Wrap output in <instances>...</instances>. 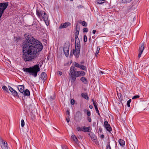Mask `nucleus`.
<instances>
[{"label":"nucleus","mask_w":149,"mask_h":149,"mask_svg":"<svg viewBox=\"0 0 149 149\" xmlns=\"http://www.w3.org/2000/svg\"><path fill=\"white\" fill-rule=\"evenodd\" d=\"M75 68L74 66H72L70 69V73L69 75H74V73L75 72Z\"/></svg>","instance_id":"f8f14e48"},{"label":"nucleus","mask_w":149,"mask_h":149,"mask_svg":"<svg viewBox=\"0 0 149 149\" xmlns=\"http://www.w3.org/2000/svg\"><path fill=\"white\" fill-rule=\"evenodd\" d=\"M88 120L89 122H91V119L90 117L88 116Z\"/></svg>","instance_id":"8fccbe9b"},{"label":"nucleus","mask_w":149,"mask_h":149,"mask_svg":"<svg viewBox=\"0 0 149 149\" xmlns=\"http://www.w3.org/2000/svg\"><path fill=\"white\" fill-rule=\"evenodd\" d=\"M70 103L71 104H74V100L73 99H71L70 101Z\"/></svg>","instance_id":"a18cd8bd"},{"label":"nucleus","mask_w":149,"mask_h":149,"mask_svg":"<svg viewBox=\"0 0 149 149\" xmlns=\"http://www.w3.org/2000/svg\"><path fill=\"white\" fill-rule=\"evenodd\" d=\"M81 96L83 98H85L86 99L88 100V96L87 95L86 93H82L81 94Z\"/></svg>","instance_id":"5701e85b"},{"label":"nucleus","mask_w":149,"mask_h":149,"mask_svg":"<svg viewBox=\"0 0 149 149\" xmlns=\"http://www.w3.org/2000/svg\"><path fill=\"white\" fill-rule=\"evenodd\" d=\"M118 142L120 145L122 146H123L125 144V141L123 140H119Z\"/></svg>","instance_id":"b1692460"},{"label":"nucleus","mask_w":149,"mask_h":149,"mask_svg":"<svg viewBox=\"0 0 149 149\" xmlns=\"http://www.w3.org/2000/svg\"><path fill=\"white\" fill-rule=\"evenodd\" d=\"M22 44V58L25 62H27L36 58L38 53L42 49L43 46L39 41L36 40L31 35L26 36Z\"/></svg>","instance_id":"f257e3e1"},{"label":"nucleus","mask_w":149,"mask_h":149,"mask_svg":"<svg viewBox=\"0 0 149 149\" xmlns=\"http://www.w3.org/2000/svg\"><path fill=\"white\" fill-rule=\"evenodd\" d=\"M133 0H122V2L123 3H129Z\"/></svg>","instance_id":"c85d7f7f"},{"label":"nucleus","mask_w":149,"mask_h":149,"mask_svg":"<svg viewBox=\"0 0 149 149\" xmlns=\"http://www.w3.org/2000/svg\"><path fill=\"white\" fill-rule=\"evenodd\" d=\"M145 47V43L144 42L141 43L139 46V54L138 56V58L139 59L141 57L142 53L143 52Z\"/></svg>","instance_id":"20e7f679"},{"label":"nucleus","mask_w":149,"mask_h":149,"mask_svg":"<svg viewBox=\"0 0 149 149\" xmlns=\"http://www.w3.org/2000/svg\"><path fill=\"white\" fill-rule=\"evenodd\" d=\"M71 79V82L72 83H74L76 79V77L74 75H70Z\"/></svg>","instance_id":"aec40b11"},{"label":"nucleus","mask_w":149,"mask_h":149,"mask_svg":"<svg viewBox=\"0 0 149 149\" xmlns=\"http://www.w3.org/2000/svg\"><path fill=\"white\" fill-rule=\"evenodd\" d=\"M64 52L65 56L66 57H68L69 54V50H67V51H65V52Z\"/></svg>","instance_id":"72a5a7b5"},{"label":"nucleus","mask_w":149,"mask_h":149,"mask_svg":"<svg viewBox=\"0 0 149 149\" xmlns=\"http://www.w3.org/2000/svg\"><path fill=\"white\" fill-rule=\"evenodd\" d=\"M105 0H97V3L98 4H101L104 2Z\"/></svg>","instance_id":"c756f323"},{"label":"nucleus","mask_w":149,"mask_h":149,"mask_svg":"<svg viewBox=\"0 0 149 149\" xmlns=\"http://www.w3.org/2000/svg\"><path fill=\"white\" fill-rule=\"evenodd\" d=\"M41 78L44 82L47 78V75L45 72H42L41 74Z\"/></svg>","instance_id":"9b49d317"},{"label":"nucleus","mask_w":149,"mask_h":149,"mask_svg":"<svg viewBox=\"0 0 149 149\" xmlns=\"http://www.w3.org/2000/svg\"><path fill=\"white\" fill-rule=\"evenodd\" d=\"M21 125L22 127H23L24 125V120H22L21 121Z\"/></svg>","instance_id":"4c0bfd02"},{"label":"nucleus","mask_w":149,"mask_h":149,"mask_svg":"<svg viewBox=\"0 0 149 149\" xmlns=\"http://www.w3.org/2000/svg\"><path fill=\"white\" fill-rule=\"evenodd\" d=\"M2 88L3 90L6 91V92H8V88L6 86H3L2 87Z\"/></svg>","instance_id":"f704fd0d"},{"label":"nucleus","mask_w":149,"mask_h":149,"mask_svg":"<svg viewBox=\"0 0 149 149\" xmlns=\"http://www.w3.org/2000/svg\"><path fill=\"white\" fill-rule=\"evenodd\" d=\"M42 13L43 14L41 17V18H42V19L46 24L47 25L48 24V21L47 15L45 12L43 11H42Z\"/></svg>","instance_id":"39448f33"},{"label":"nucleus","mask_w":149,"mask_h":149,"mask_svg":"<svg viewBox=\"0 0 149 149\" xmlns=\"http://www.w3.org/2000/svg\"><path fill=\"white\" fill-rule=\"evenodd\" d=\"M87 38L86 35L84 36V42H86L87 41Z\"/></svg>","instance_id":"37998d69"},{"label":"nucleus","mask_w":149,"mask_h":149,"mask_svg":"<svg viewBox=\"0 0 149 149\" xmlns=\"http://www.w3.org/2000/svg\"><path fill=\"white\" fill-rule=\"evenodd\" d=\"M79 28L78 27V25L76 26V30L75 32V40L79 39L78 36L79 33Z\"/></svg>","instance_id":"9d476101"},{"label":"nucleus","mask_w":149,"mask_h":149,"mask_svg":"<svg viewBox=\"0 0 149 149\" xmlns=\"http://www.w3.org/2000/svg\"><path fill=\"white\" fill-rule=\"evenodd\" d=\"M23 93L24 95L25 96H28L30 95V92L27 89H26L25 91L24 90V91Z\"/></svg>","instance_id":"412c9836"},{"label":"nucleus","mask_w":149,"mask_h":149,"mask_svg":"<svg viewBox=\"0 0 149 149\" xmlns=\"http://www.w3.org/2000/svg\"><path fill=\"white\" fill-rule=\"evenodd\" d=\"M67 113L68 115V116H70V112H69V111H67Z\"/></svg>","instance_id":"6e6d98bb"},{"label":"nucleus","mask_w":149,"mask_h":149,"mask_svg":"<svg viewBox=\"0 0 149 149\" xmlns=\"http://www.w3.org/2000/svg\"><path fill=\"white\" fill-rule=\"evenodd\" d=\"M71 138L73 139V141L75 142L77 144L78 143V140L74 134L72 135L71 136Z\"/></svg>","instance_id":"a211bd4d"},{"label":"nucleus","mask_w":149,"mask_h":149,"mask_svg":"<svg viewBox=\"0 0 149 149\" xmlns=\"http://www.w3.org/2000/svg\"><path fill=\"white\" fill-rule=\"evenodd\" d=\"M79 23L84 26H86L87 25L86 23L84 21H79Z\"/></svg>","instance_id":"393cba45"},{"label":"nucleus","mask_w":149,"mask_h":149,"mask_svg":"<svg viewBox=\"0 0 149 149\" xmlns=\"http://www.w3.org/2000/svg\"><path fill=\"white\" fill-rule=\"evenodd\" d=\"M86 111V113H87V115L88 116H89L91 115V113H90V111H89L88 110H87Z\"/></svg>","instance_id":"49530a36"},{"label":"nucleus","mask_w":149,"mask_h":149,"mask_svg":"<svg viewBox=\"0 0 149 149\" xmlns=\"http://www.w3.org/2000/svg\"><path fill=\"white\" fill-rule=\"evenodd\" d=\"M104 126L108 131L110 132L111 131L112 129L110 125L108 123L107 120L105 121L104 123Z\"/></svg>","instance_id":"0eeeda50"},{"label":"nucleus","mask_w":149,"mask_h":149,"mask_svg":"<svg viewBox=\"0 0 149 149\" xmlns=\"http://www.w3.org/2000/svg\"><path fill=\"white\" fill-rule=\"evenodd\" d=\"M55 98L54 96H53L52 97L50 96V98H49V100H50V101H51L52 100H54Z\"/></svg>","instance_id":"a19ab883"},{"label":"nucleus","mask_w":149,"mask_h":149,"mask_svg":"<svg viewBox=\"0 0 149 149\" xmlns=\"http://www.w3.org/2000/svg\"><path fill=\"white\" fill-rule=\"evenodd\" d=\"M57 74H58L60 76H61L62 75V73L61 72L59 71L57 72Z\"/></svg>","instance_id":"09e8293b"},{"label":"nucleus","mask_w":149,"mask_h":149,"mask_svg":"<svg viewBox=\"0 0 149 149\" xmlns=\"http://www.w3.org/2000/svg\"><path fill=\"white\" fill-rule=\"evenodd\" d=\"M96 32V31L95 30H93V33L94 34H95Z\"/></svg>","instance_id":"603ef678"},{"label":"nucleus","mask_w":149,"mask_h":149,"mask_svg":"<svg viewBox=\"0 0 149 149\" xmlns=\"http://www.w3.org/2000/svg\"><path fill=\"white\" fill-rule=\"evenodd\" d=\"M107 148L106 149H111L110 144V142H109L107 144Z\"/></svg>","instance_id":"58836bf2"},{"label":"nucleus","mask_w":149,"mask_h":149,"mask_svg":"<svg viewBox=\"0 0 149 149\" xmlns=\"http://www.w3.org/2000/svg\"><path fill=\"white\" fill-rule=\"evenodd\" d=\"M90 136L93 141H94L96 139V137L94 134H91Z\"/></svg>","instance_id":"cd10ccee"},{"label":"nucleus","mask_w":149,"mask_h":149,"mask_svg":"<svg viewBox=\"0 0 149 149\" xmlns=\"http://www.w3.org/2000/svg\"><path fill=\"white\" fill-rule=\"evenodd\" d=\"M100 50V48L99 47H97V48L96 53L95 54V55L96 56H97V55L99 53Z\"/></svg>","instance_id":"2f4dec72"},{"label":"nucleus","mask_w":149,"mask_h":149,"mask_svg":"<svg viewBox=\"0 0 149 149\" xmlns=\"http://www.w3.org/2000/svg\"><path fill=\"white\" fill-rule=\"evenodd\" d=\"M40 66L41 67V65H39V64H36L29 68H23V70L25 72L29 73L36 77L37 76L38 72L40 70Z\"/></svg>","instance_id":"f03ea898"},{"label":"nucleus","mask_w":149,"mask_h":149,"mask_svg":"<svg viewBox=\"0 0 149 149\" xmlns=\"http://www.w3.org/2000/svg\"><path fill=\"white\" fill-rule=\"evenodd\" d=\"M92 101H93V102L94 106L95 107V108L96 107H97L96 102L95 101H94L93 100V99Z\"/></svg>","instance_id":"e433bc0d"},{"label":"nucleus","mask_w":149,"mask_h":149,"mask_svg":"<svg viewBox=\"0 0 149 149\" xmlns=\"http://www.w3.org/2000/svg\"><path fill=\"white\" fill-rule=\"evenodd\" d=\"M91 131V128L90 127H83V131L84 132H89Z\"/></svg>","instance_id":"dca6fc26"},{"label":"nucleus","mask_w":149,"mask_h":149,"mask_svg":"<svg viewBox=\"0 0 149 149\" xmlns=\"http://www.w3.org/2000/svg\"><path fill=\"white\" fill-rule=\"evenodd\" d=\"M80 80L84 84H86L87 83V80L84 77H81Z\"/></svg>","instance_id":"4be33fe9"},{"label":"nucleus","mask_w":149,"mask_h":149,"mask_svg":"<svg viewBox=\"0 0 149 149\" xmlns=\"http://www.w3.org/2000/svg\"><path fill=\"white\" fill-rule=\"evenodd\" d=\"M9 89L10 91L11 92L12 94L14 96H16L19 97L17 92L14 90L13 88L11 86H8Z\"/></svg>","instance_id":"6e6552de"},{"label":"nucleus","mask_w":149,"mask_h":149,"mask_svg":"<svg viewBox=\"0 0 149 149\" xmlns=\"http://www.w3.org/2000/svg\"><path fill=\"white\" fill-rule=\"evenodd\" d=\"M81 63H82H82H83V62H81Z\"/></svg>","instance_id":"052dcab7"},{"label":"nucleus","mask_w":149,"mask_h":149,"mask_svg":"<svg viewBox=\"0 0 149 149\" xmlns=\"http://www.w3.org/2000/svg\"><path fill=\"white\" fill-rule=\"evenodd\" d=\"M100 137L102 138H104V135L102 134L101 135Z\"/></svg>","instance_id":"864d4df0"},{"label":"nucleus","mask_w":149,"mask_h":149,"mask_svg":"<svg viewBox=\"0 0 149 149\" xmlns=\"http://www.w3.org/2000/svg\"><path fill=\"white\" fill-rule=\"evenodd\" d=\"M100 73L102 74H104V72L102 71H100Z\"/></svg>","instance_id":"4d7b16f0"},{"label":"nucleus","mask_w":149,"mask_h":149,"mask_svg":"<svg viewBox=\"0 0 149 149\" xmlns=\"http://www.w3.org/2000/svg\"><path fill=\"white\" fill-rule=\"evenodd\" d=\"M80 69H81L82 70H86V67L85 66L82 65H80V67L79 68Z\"/></svg>","instance_id":"bb28decb"},{"label":"nucleus","mask_w":149,"mask_h":149,"mask_svg":"<svg viewBox=\"0 0 149 149\" xmlns=\"http://www.w3.org/2000/svg\"><path fill=\"white\" fill-rule=\"evenodd\" d=\"M119 70H120V74H123V73H121V71L120 70V69H119Z\"/></svg>","instance_id":"13d9d810"},{"label":"nucleus","mask_w":149,"mask_h":149,"mask_svg":"<svg viewBox=\"0 0 149 149\" xmlns=\"http://www.w3.org/2000/svg\"><path fill=\"white\" fill-rule=\"evenodd\" d=\"M85 75V72L82 71H76L74 73V75L77 77L84 76Z\"/></svg>","instance_id":"423d86ee"},{"label":"nucleus","mask_w":149,"mask_h":149,"mask_svg":"<svg viewBox=\"0 0 149 149\" xmlns=\"http://www.w3.org/2000/svg\"><path fill=\"white\" fill-rule=\"evenodd\" d=\"M82 115L81 112L79 111H77L75 117L78 119H81L82 118Z\"/></svg>","instance_id":"f3484780"},{"label":"nucleus","mask_w":149,"mask_h":149,"mask_svg":"<svg viewBox=\"0 0 149 149\" xmlns=\"http://www.w3.org/2000/svg\"><path fill=\"white\" fill-rule=\"evenodd\" d=\"M75 50L73 49L72 51V53L74 55L77 57H78L80 52V44L79 39L75 40Z\"/></svg>","instance_id":"7ed1b4c3"},{"label":"nucleus","mask_w":149,"mask_h":149,"mask_svg":"<svg viewBox=\"0 0 149 149\" xmlns=\"http://www.w3.org/2000/svg\"><path fill=\"white\" fill-rule=\"evenodd\" d=\"M139 95H135V96H133L132 98V99H136V98H139Z\"/></svg>","instance_id":"79ce46f5"},{"label":"nucleus","mask_w":149,"mask_h":149,"mask_svg":"<svg viewBox=\"0 0 149 149\" xmlns=\"http://www.w3.org/2000/svg\"><path fill=\"white\" fill-rule=\"evenodd\" d=\"M72 65H74V66L75 67L77 68H79L81 64H79L78 63H76V62H74L72 64Z\"/></svg>","instance_id":"a878e982"},{"label":"nucleus","mask_w":149,"mask_h":149,"mask_svg":"<svg viewBox=\"0 0 149 149\" xmlns=\"http://www.w3.org/2000/svg\"><path fill=\"white\" fill-rule=\"evenodd\" d=\"M95 109L96 110V112L98 113V115L99 116H100V113H99V111L97 107H96L95 108Z\"/></svg>","instance_id":"ea45409f"},{"label":"nucleus","mask_w":149,"mask_h":149,"mask_svg":"<svg viewBox=\"0 0 149 149\" xmlns=\"http://www.w3.org/2000/svg\"><path fill=\"white\" fill-rule=\"evenodd\" d=\"M88 29L86 28H84L83 29V32H88Z\"/></svg>","instance_id":"c03bdc74"},{"label":"nucleus","mask_w":149,"mask_h":149,"mask_svg":"<svg viewBox=\"0 0 149 149\" xmlns=\"http://www.w3.org/2000/svg\"><path fill=\"white\" fill-rule=\"evenodd\" d=\"M62 149H68L66 146L63 145L62 146Z\"/></svg>","instance_id":"de8ad7c7"},{"label":"nucleus","mask_w":149,"mask_h":149,"mask_svg":"<svg viewBox=\"0 0 149 149\" xmlns=\"http://www.w3.org/2000/svg\"><path fill=\"white\" fill-rule=\"evenodd\" d=\"M90 39H91V38H89V40H90Z\"/></svg>","instance_id":"680f3d73"},{"label":"nucleus","mask_w":149,"mask_h":149,"mask_svg":"<svg viewBox=\"0 0 149 149\" xmlns=\"http://www.w3.org/2000/svg\"><path fill=\"white\" fill-rule=\"evenodd\" d=\"M68 118H66V121L68 123H69L70 121V118L69 116H68Z\"/></svg>","instance_id":"3c124183"},{"label":"nucleus","mask_w":149,"mask_h":149,"mask_svg":"<svg viewBox=\"0 0 149 149\" xmlns=\"http://www.w3.org/2000/svg\"><path fill=\"white\" fill-rule=\"evenodd\" d=\"M36 15H37V16L41 19V20H42V19H41V17L42 15L43 14L42 13V11H40L39 10H38L37 9L36 10Z\"/></svg>","instance_id":"2eb2a0df"},{"label":"nucleus","mask_w":149,"mask_h":149,"mask_svg":"<svg viewBox=\"0 0 149 149\" xmlns=\"http://www.w3.org/2000/svg\"><path fill=\"white\" fill-rule=\"evenodd\" d=\"M89 107L91 109H92L93 108V106L92 105H90L89 106Z\"/></svg>","instance_id":"5fc2aeb1"},{"label":"nucleus","mask_w":149,"mask_h":149,"mask_svg":"<svg viewBox=\"0 0 149 149\" xmlns=\"http://www.w3.org/2000/svg\"><path fill=\"white\" fill-rule=\"evenodd\" d=\"M68 50H69V45L65 43L63 47V52H65V51Z\"/></svg>","instance_id":"6ab92c4d"},{"label":"nucleus","mask_w":149,"mask_h":149,"mask_svg":"<svg viewBox=\"0 0 149 149\" xmlns=\"http://www.w3.org/2000/svg\"><path fill=\"white\" fill-rule=\"evenodd\" d=\"M129 149H135V147L132 144L130 145V146L128 148Z\"/></svg>","instance_id":"473e14b6"},{"label":"nucleus","mask_w":149,"mask_h":149,"mask_svg":"<svg viewBox=\"0 0 149 149\" xmlns=\"http://www.w3.org/2000/svg\"><path fill=\"white\" fill-rule=\"evenodd\" d=\"M70 25L71 24L69 22H65L64 24H61L59 28L60 29L65 28Z\"/></svg>","instance_id":"1a4fd4ad"},{"label":"nucleus","mask_w":149,"mask_h":149,"mask_svg":"<svg viewBox=\"0 0 149 149\" xmlns=\"http://www.w3.org/2000/svg\"><path fill=\"white\" fill-rule=\"evenodd\" d=\"M131 102V99H130L129 100H128L127 101V106L128 107H130V103Z\"/></svg>","instance_id":"c9c22d12"},{"label":"nucleus","mask_w":149,"mask_h":149,"mask_svg":"<svg viewBox=\"0 0 149 149\" xmlns=\"http://www.w3.org/2000/svg\"><path fill=\"white\" fill-rule=\"evenodd\" d=\"M83 127H79L77 128V130L78 131H83Z\"/></svg>","instance_id":"7c9ffc66"},{"label":"nucleus","mask_w":149,"mask_h":149,"mask_svg":"<svg viewBox=\"0 0 149 149\" xmlns=\"http://www.w3.org/2000/svg\"><path fill=\"white\" fill-rule=\"evenodd\" d=\"M113 143H114V144H115V142L113 141Z\"/></svg>","instance_id":"bf43d9fd"},{"label":"nucleus","mask_w":149,"mask_h":149,"mask_svg":"<svg viewBox=\"0 0 149 149\" xmlns=\"http://www.w3.org/2000/svg\"><path fill=\"white\" fill-rule=\"evenodd\" d=\"M17 88L21 93H23L24 90V85H19L17 86Z\"/></svg>","instance_id":"4468645a"},{"label":"nucleus","mask_w":149,"mask_h":149,"mask_svg":"<svg viewBox=\"0 0 149 149\" xmlns=\"http://www.w3.org/2000/svg\"><path fill=\"white\" fill-rule=\"evenodd\" d=\"M7 145V142L3 141L1 145L2 149H8Z\"/></svg>","instance_id":"ddd939ff"}]
</instances>
